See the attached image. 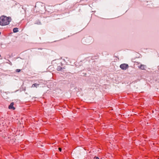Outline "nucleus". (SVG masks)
<instances>
[{"label": "nucleus", "mask_w": 159, "mask_h": 159, "mask_svg": "<svg viewBox=\"0 0 159 159\" xmlns=\"http://www.w3.org/2000/svg\"><path fill=\"white\" fill-rule=\"evenodd\" d=\"M58 150L60 152H61V148H58Z\"/></svg>", "instance_id": "11"}, {"label": "nucleus", "mask_w": 159, "mask_h": 159, "mask_svg": "<svg viewBox=\"0 0 159 159\" xmlns=\"http://www.w3.org/2000/svg\"><path fill=\"white\" fill-rule=\"evenodd\" d=\"M10 64L11 65L12 63H10Z\"/></svg>", "instance_id": "14"}, {"label": "nucleus", "mask_w": 159, "mask_h": 159, "mask_svg": "<svg viewBox=\"0 0 159 159\" xmlns=\"http://www.w3.org/2000/svg\"><path fill=\"white\" fill-rule=\"evenodd\" d=\"M94 159H99V158L98 157H95L94 158Z\"/></svg>", "instance_id": "10"}, {"label": "nucleus", "mask_w": 159, "mask_h": 159, "mask_svg": "<svg viewBox=\"0 0 159 159\" xmlns=\"http://www.w3.org/2000/svg\"><path fill=\"white\" fill-rule=\"evenodd\" d=\"M62 69V68L61 66H57V70L58 71L61 70Z\"/></svg>", "instance_id": "7"}, {"label": "nucleus", "mask_w": 159, "mask_h": 159, "mask_svg": "<svg viewBox=\"0 0 159 159\" xmlns=\"http://www.w3.org/2000/svg\"><path fill=\"white\" fill-rule=\"evenodd\" d=\"M11 20V19L10 17L2 16L0 17V25L5 26L8 25Z\"/></svg>", "instance_id": "1"}, {"label": "nucleus", "mask_w": 159, "mask_h": 159, "mask_svg": "<svg viewBox=\"0 0 159 159\" xmlns=\"http://www.w3.org/2000/svg\"><path fill=\"white\" fill-rule=\"evenodd\" d=\"M146 66L144 65H140V66H138V67L139 69H140L141 70H145V67H146Z\"/></svg>", "instance_id": "4"}, {"label": "nucleus", "mask_w": 159, "mask_h": 159, "mask_svg": "<svg viewBox=\"0 0 159 159\" xmlns=\"http://www.w3.org/2000/svg\"><path fill=\"white\" fill-rule=\"evenodd\" d=\"M120 68L122 70H125L129 68L128 64L123 63L121 64L120 66Z\"/></svg>", "instance_id": "2"}, {"label": "nucleus", "mask_w": 159, "mask_h": 159, "mask_svg": "<svg viewBox=\"0 0 159 159\" xmlns=\"http://www.w3.org/2000/svg\"><path fill=\"white\" fill-rule=\"evenodd\" d=\"M20 70L19 69H17L16 70V72H19L20 71Z\"/></svg>", "instance_id": "9"}, {"label": "nucleus", "mask_w": 159, "mask_h": 159, "mask_svg": "<svg viewBox=\"0 0 159 159\" xmlns=\"http://www.w3.org/2000/svg\"><path fill=\"white\" fill-rule=\"evenodd\" d=\"M10 64L11 65L12 63H10Z\"/></svg>", "instance_id": "13"}, {"label": "nucleus", "mask_w": 159, "mask_h": 159, "mask_svg": "<svg viewBox=\"0 0 159 159\" xmlns=\"http://www.w3.org/2000/svg\"><path fill=\"white\" fill-rule=\"evenodd\" d=\"M14 103L13 102H11L10 104V105L8 107V108L9 109H12L13 110L15 109V107L13 106L14 105Z\"/></svg>", "instance_id": "3"}, {"label": "nucleus", "mask_w": 159, "mask_h": 159, "mask_svg": "<svg viewBox=\"0 0 159 159\" xmlns=\"http://www.w3.org/2000/svg\"><path fill=\"white\" fill-rule=\"evenodd\" d=\"M13 31L14 33H16L18 31V28H14L13 29Z\"/></svg>", "instance_id": "6"}, {"label": "nucleus", "mask_w": 159, "mask_h": 159, "mask_svg": "<svg viewBox=\"0 0 159 159\" xmlns=\"http://www.w3.org/2000/svg\"><path fill=\"white\" fill-rule=\"evenodd\" d=\"M35 24H37V25H40L41 24V22L39 20H38L36 21L35 22Z\"/></svg>", "instance_id": "8"}, {"label": "nucleus", "mask_w": 159, "mask_h": 159, "mask_svg": "<svg viewBox=\"0 0 159 159\" xmlns=\"http://www.w3.org/2000/svg\"><path fill=\"white\" fill-rule=\"evenodd\" d=\"M1 34V32H0V34Z\"/></svg>", "instance_id": "15"}, {"label": "nucleus", "mask_w": 159, "mask_h": 159, "mask_svg": "<svg viewBox=\"0 0 159 159\" xmlns=\"http://www.w3.org/2000/svg\"><path fill=\"white\" fill-rule=\"evenodd\" d=\"M39 84H34L32 85L31 86V88H34V87H36L37 88L38 86L39 85Z\"/></svg>", "instance_id": "5"}, {"label": "nucleus", "mask_w": 159, "mask_h": 159, "mask_svg": "<svg viewBox=\"0 0 159 159\" xmlns=\"http://www.w3.org/2000/svg\"><path fill=\"white\" fill-rule=\"evenodd\" d=\"M137 64H140V63L139 62H135Z\"/></svg>", "instance_id": "12"}]
</instances>
